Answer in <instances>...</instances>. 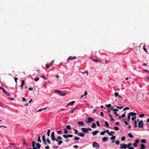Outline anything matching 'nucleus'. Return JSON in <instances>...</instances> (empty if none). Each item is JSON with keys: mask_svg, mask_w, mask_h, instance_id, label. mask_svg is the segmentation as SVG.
I'll return each instance as SVG.
<instances>
[{"mask_svg": "<svg viewBox=\"0 0 149 149\" xmlns=\"http://www.w3.org/2000/svg\"><path fill=\"white\" fill-rule=\"evenodd\" d=\"M104 131L105 132V133L106 132V133H107L109 135H112L111 134H110L111 133H109V131L108 130H107L106 131L104 130Z\"/></svg>", "mask_w": 149, "mask_h": 149, "instance_id": "4be33fe9", "label": "nucleus"}, {"mask_svg": "<svg viewBox=\"0 0 149 149\" xmlns=\"http://www.w3.org/2000/svg\"><path fill=\"white\" fill-rule=\"evenodd\" d=\"M38 142H41V140L40 139V136H39L38 137Z\"/></svg>", "mask_w": 149, "mask_h": 149, "instance_id": "2f4dec72", "label": "nucleus"}, {"mask_svg": "<svg viewBox=\"0 0 149 149\" xmlns=\"http://www.w3.org/2000/svg\"><path fill=\"white\" fill-rule=\"evenodd\" d=\"M63 136L65 139H66L68 138V135H63Z\"/></svg>", "mask_w": 149, "mask_h": 149, "instance_id": "a19ab883", "label": "nucleus"}, {"mask_svg": "<svg viewBox=\"0 0 149 149\" xmlns=\"http://www.w3.org/2000/svg\"><path fill=\"white\" fill-rule=\"evenodd\" d=\"M47 141L49 144L51 143V142L49 138H47Z\"/></svg>", "mask_w": 149, "mask_h": 149, "instance_id": "4c0bfd02", "label": "nucleus"}, {"mask_svg": "<svg viewBox=\"0 0 149 149\" xmlns=\"http://www.w3.org/2000/svg\"><path fill=\"white\" fill-rule=\"evenodd\" d=\"M78 124L79 125H84V123L83 121H79L78 122Z\"/></svg>", "mask_w": 149, "mask_h": 149, "instance_id": "4468645a", "label": "nucleus"}, {"mask_svg": "<svg viewBox=\"0 0 149 149\" xmlns=\"http://www.w3.org/2000/svg\"><path fill=\"white\" fill-rule=\"evenodd\" d=\"M51 137L52 141H54L55 140V134L54 132H52L51 135Z\"/></svg>", "mask_w": 149, "mask_h": 149, "instance_id": "423d86ee", "label": "nucleus"}, {"mask_svg": "<svg viewBox=\"0 0 149 149\" xmlns=\"http://www.w3.org/2000/svg\"><path fill=\"white\" fill-rule=\"evenodd\" d=\"M145 148V146L143 144H141V149H144Z\"/></svg>", "mask_w": 149, "mask_h": 149, "instance_id": "a211bd4d", "label": "nucleus"}, {"mask_svg": "<svg viewBox=\"0 0 149 149\" xmlns=\"http://www.w3.org/2000/svg\"><path fill=\"white\" fill-rule=\"evenodd\" d=\"M94 119L92 117H88L85 119V122L86 123L88 124L94 121Z\"/></svg>", "mask_w": 149, "mask_h": 149, "instance_id": "f257e3e1", "label": "nucleus"}, {"mask_svg": "<svg viewBox=\"0 0 149 149\" xmlns=\"http://www.w3.org/2000/svg\"><path fill=\"white\" fill-rule=\"evenodd\" d=\"M116 107L117 108H118L119 109H121L123 107H119L118 106H117Z\"/></svg>", "mask_w": 149, "mask_h": 149, "instance_id": "0e129e2a", "label": "nucleus"}, {"mask_svg": "<svg viewBox=\"0 0 149 149\" xmlns=\"http://www.w3.org/2000/svg\"><path fill=\"white\" fill-rule=\"evenodd\" d=\"M128 136L129 137L132 138L133 137V136L131 134V133H129L128 134Z\"/></svg>", "mask_w": 149, "mask_h": 149, "instance_id": "a878e982", "label": "nucleus"}, {"mask_svg": "<svg viewBox=\"0 0 149 149\" xmlns=\"http://www.w3.org/2000/svg\"><path fill=\"white\" fill-rule=\"evenodd\" d=\"M24 80H22V84L20 85L21 88L22 90L23 89V86L24 84Z\"/></svg>", "mask_w": 149, "mask_h": 149, "instance_id": "1a4fd4ad", "label": "nucleus"}, {"mask_svg": "<svg viewBox=\"0 0 149 149\" xmlns=\"http://www.w3.org/2000/svg\"><path fill=\"white\" fill-rule=\"evenodd\" d=\"M79 139L80 138L79 137H75L74 139V141H77L79 140Z\"/></svg>", "mask_w": 149, "mask_h": 149, "instance_id": "c756f323", "label": "nucleus"}, {"mask_svg": "<svg viewBox=\"0 0 149 149\" xmlns=\"http://www.w3.org/2000/svg\"><path fill=\"white\" fill-rule=\"evenodd\" d=\"M78 135L82 137H84L85 135L84 134H83L81 132H79L78 134Z\"/></svg>", "mask_w": 149, "mask_h": 149, "instance_id": "9d476101", "label": "nucleus"}, {"mask_svg": "<svg viewBox=\"0 0 149 149\" xmlns=\"http://www.w3.org/2000/svg\"><path fill=\"white\" fill-rule=\"evenodd\" d=\"M144 116V114H143L139 115V117L140 118H143Z\"/></svg>", "mask_w": 149, "mask_h": 149, "instance_id": "5fc2aeb1", "label": "nucleus"}, {"mask_svg": "<svg viewBox=\"0 0 149 149\" xmlns=\"http://www.w3.org/2000/svg\"><path fill=\"white\" fill-rule=\"evenodd\" d=\"M57 139H58L60 140H61L62 139V137L60 136H58Z\"/></svg>", "mask_w": 149, "mask_h": 149, "instance_id": "052dcab7", "label": "nucleus"}, {"mask_svg": "<svg viewBox=\"0 0 149 149\" xmlns=\"http://www.w3.org/2000/svg\"><path fill=\"white\" fill-rule=\"evenodd\" d=\"M114 128L116 130H117V131L118 130H119V128L118 127H114Z\"/></svg>", "mask_w": 149, "mask_h": 149, "instance_id": "13d9d810", "label": "nucleus"}, {"mask_svg": "<svg viewBox=\"0 0 149 149\" xmlns=\"http://www.w3.org/2000/svg\"><path fill=\"white\" fill-rule=\"evenodd\" d=\"M105 125L106 126L109 127V125L107 121L105 122Z\"/></svg>", "mask_w": 149, "mask_h": 149, "instance_id": "393cba45", "label": "nucleus"}, {"mask_svg": "<svg viewBox=\"0 0 149 149\" xmlns=\"http://www.w3.org/2000/svg\"><path fill=\"white\" fill-rule=\"evenodd\" d=\"M76 57L75 56H70L68 58V59L69 60H72L74 59H76Z\"/></svg>", "mask_w": 149, "mask_h": 149, "instance_id": "9b49d317", "label": "nucleus"}, {"mask_svg": "<svg viewBox=\"0 0 149 149\" xmlns=\"http://www.w3.org/2000/svg\"><path fill=\"white\" fill-rule=\"evenodd\" d=\"M143 123L142 120H140L139 123L138 127L139 128H142L143 127Z\"/></svg>", "mask_w": 149, "mask_h": 149, "instance_id": "39448f33", "label": "nucleus"}, {"mask_svg": "<svg viewBox=\"0 0 149 149\" xmlns=\"http://www.w3.org/2000/svg\"><path fill=\"white\" fill-rule=\"evenodd\" d=\"M111 109L112 111H114V112H117V111H119V110L117 109H116L113 108V107H112L111 108Z\"/></svg>", "mask_w": 149, "mask_h": 149, "instance_id": "2eb2a0df", "label": "nucleus"}, {"mask_svg": "<svg viewBox=\"0 0 149 149\" xmlns=\"http://www.w3.org/2000/svg\"><path fill=\"white\" fill-rule=\"evenodd\" d=\"M114 113L117 116H118L119 114L117 113V112H114Z\"/></svg>", "mask_w": 149, "mask_h": 149, "instance_id": "bf43d9fd", "label": "nucleus"}, {"mask_svg": "<svg viewBox=\"0 0 149 149\" xmlns=\"http://www.w3.org/2000/svg\"><path fill=\"white\" fill-rule=\"evenodd\" d=\"M116 144L117 145H118L120 144V142L119 141H117L116 142Z\"/></svg>", "mask_w": 149, "mask_h": 149, "instance_id": "e2e57ef3", "label": "nucleus"}, {"mask_svg": "<svg viewBox=\"0 0 149 149\" xmlns=\"http://www.w3.org/2000/svg\"><path fill=\"white\" fill-rule=\"evenodd\" d=\"M133 145L134 146V147H136L137 146V144L136 143H134L133 144Z\"/></svg>", "mask_w": 149, "mask_h": 149, "instance_id": "864d4df0", "label": "nucleus"}, {"mask_svg": "<svg viewBox=\"0 0 149 149\" xmlns=\"http://www.w3.org/2000/svg\"><path fill=\"white\" fill-rule=\"evenodd\" d=\"M141 142L143 143H146V141L145 139H143L141 140Z\"/></svg>", "mask_w": 149, "mask_h": 149, "instance_id": "b1692460", "label": "nucleus"}, {"mask_svg": "<svg viewBox=\"0 0 149 149\" xmlns=\"http://www.w3.org/2000/svg\"><path fill=\"white\" fill-rule=\"evenodd\" d=\"M77 108L76 107L73 108L72 110L71 111V113H73L74 111V110Z\"/></svg>", "mask_w": 149, "mask_h": 149, "instance_id": "a18cd8bd", "label": "nucleus"}, {"mask_svg": "<svg viewBox=\"0 0 149 149\" xmlns=\"http://www.w3.org/2000/svg\"><path fill=\"white\" fill-rule=\"evenodd\" d=\"M120 147L121 149H125L127 147V145L125 144H121L120 145Z\"/></svg>", "mask_w": 149, "mask_h": 149, "instance_id": "20e7f679", "label": "nucleus"}, {"mask_svg": "<svg viewBox=\"0 0 149 149\" xmlns=\"http://www.w3.org/2000/svg\"><path fill=\"white\" fill-rule=\"evenodd\" d=\"M81 130L82 132L84 133H87L88 132L87 128L82 127L81 128Z\"/></svg>", "mask_w": 149, "mask_h": 149, "instance_id": "6e6552de", "label": "nucleus"}, {"mask_svg": "<svg viewBox=\"0 0 149 149\" xmlns=\"http://www.w3.org/2000/svg\"><path fill=\"white\" fill-rule=\"evenodd\" d=\"M92 60L93 61H94V62H100L101 63V61H100L98 60H97V59H92Z\"/></svg>", "mask_w": 149, "mask_h": 149, "instance_id": "c85d7f7f", "label": "nucleus"}, {"mask_svg": "<svg viewBox=\"0 0 149 149\" xmlns=\"http://www.w3.org/2000/svg\"><path fill=\"white\" fill-rule=\"evenodd\" d=\"M3 92L6 95H8V96H9L10 95V94H9V93H8L7 91H6L4 89L3 90Z\"/></svg>", "mask_w": 149, "mask_h": 149, "instance_id": "dca6fc26", "label": "nucleus"}, {"mask_svg": "<svg viewBox=\"0 0 149 149\" xmlns=\"http://www.w3.org/2000/svg\"><path fill=\"white\" fill-rule=\"evenodd\" d=\"M63 143V141H59L58 144L59 145H61L62 143Z\"/></svg>", "mask_w": 149, "mask_h": 149, "instance_id": "79ce46f5", "label": "nucleus"}, {"mask_svg": "<svg viewBox=\"0 0 149 149\" xmlns=\"http://www.w3.org/2000/svg\"><path fill=\"white\" fill-rule=\"evenodd\" d=\"M39 79V77H37L35 79V80L36 81H38Z\"/></svg>", "mask_w": 149, "mask_h": 149, "instance_id": "338daca9", "label": "nucleus"}, {"mask_svg": "<svg viewBox=\"0 0 149 149\" xmlns=\"http://www.w3.org/2000/svg\"><path fill=\"white\" fill-rule=\"evenodd\" d=\"M134 127H135L136 128L137 127V122H136V120L134 121Z\"/></svg>", "mask_w": 149, "mask_h": 149, "instance_id": "72a5a7b5", "label": "nucleus"}, {"mask_svg": "<svg viewBox=\"0 0 149 149\" xmlns=\"http://www.w3.org/2000/svg\"><path fill=\"white\" fill-rule=\"evenodd\" d=\"M64 132L65 134H68V130L66 128H64Z\"/></svg>", "mask_w": 149, "mask_h": 149, "instance_id": "412c9836", "label": "nucleus"}, {"mask_svg": "<svg viewBox=\"0 0 149 149\" xmlns=\"http://www.w3.org/2000/svg\"><path fill=\"white\" fill-rule=\"evenodd\" d=\"M135 141L136 142V143L138 144L139 142V139H136V140Z\"/></svg>", "mask_w": 149, "mask_h": 149, "instance_id": "4d7b16f0", "label": "nucleus"}, {"mask_svg": "<svg viewBox=\"0 0 149 149\" xmlns=\"http://www.w3.org/2000/svg\"><path fill=\"white\" fill-rule=\"evenodd\" d=\"M96 123L97 125L98 126L100 127V124L99 122V121H97L96 122Z\"/></svg>", "mask_w": 149, "mask_h": 149, "instance_id": "c03bdc74", "label": "nucleus"}, {"mask_svg": "<svg viewBox=\"0 0 149 149\" xmlns=\"http://www.w3.org/2000/svg\"><path fill=\"white\" fill-rule=\"evenodd\" d=\"M42 141H44V140H45V136L44 135H43V136H42Z\"/></svg>", "mask_w": 149, "mask_h": 149, "instance_id": "8fccbe9b", "label": "nucleus"}, {"mask_svg": "<svg viewBox=\"0 0 149 149\" xmlns=\"http://www.w3.org/2000/svg\"><path fill=\"white\" fill-rule=\"evenodd\" d=\"M109 133H110V134H111V135H109L110 136H112L113 135V133H115V132L114 131H111V132H109Z\"/></svg>", "mask_w": 149, "mask_h": 149, "instance_id": "680f3d73", "label": "nucleus"}, {"mask_svg": "<svg viewBox=\"0 0 149 149\" xmlns=\"http://www.w3.org/2000/svg\"><path fill=\"white\" fill-rule=\"evenodd\" d=\"M36 145L37 146V148L38 149H40L41 147V145L39 143H36Z\"/></svg>", "mask_w": 149, "mask_h": 149, "instance_id": "6ab92c4d", "label": "nucleus"}, {"mask_svg": "<svg viewBox=\"0 0 149 149\" xmlns=\"http://www.w3.org/2000/svg\"><path fill=\"white\" fill-rule=\"evenodd\" d=\"M99 131H97V130H96V131H93V132H92V134H93V136H95V135H96L98 132H99Z\"/></svg>", "mask_w": 149, "mask_h": 149, "instance_id": "f8f14e48", "label": "nucleus"}, {"mask_svg": "<svg viewBox=\"0 0 149 149\" xmlns=\"http://www.w3.org/2000/svg\"><path fill=\"white\" fill-rule=\"evenodd\" d=\"M132 144L131 143H129L128 145H127V147H131V146L132 145Z\"/></svg>", "mask_w": 149, "mask_h": 149, "instance_id": "f704fd0d", "label": "nucleus"}, {"mask_svg": "<svg viewBox=\"0 0 149 149\" xmlns=\"http://www.w3.org/2000/svg\"><path fill=\"white\" fill-rule=\"evenodd\" d=\"M127 121H129L130 120V115H128L127 116Z\"/></svg>", "mask_w": 149, "mask_h": 149, "instance_id": "ea45409f", "label": "nucleus"}, {"mask_svg": "<svg viewBox=\"0 0 149 149\" xmlns=\"http://www.w3.org/2000/svg\"><path fill=\"white\" fill-rule=\"evenodd\" d=\"M55 91L58 94L61 96H65L66 95V93L62 92V91L58 90H55Z\"/></svg>", "mask_w": 149, "mask_h": 149, "instance_id": "f03ea898", "label": "nucleus"}, {"mask_svg": "<svg viewBox=\"0 0 149 149\" xmlns=\"http://www.w3.org/2000/svg\"><path fill=\"white\" fill-rule=\"evenodd\" d=\"M93 148H97L100 147V145L98 143L96 142H94L93 143Z\"/></svg>", "mask_w": 149, "mask_h": 149, "instance_id": "7ed1b4c3", "label": "nucleus"}, {"mask_svg": "<svg viewBox=\"0 0 149 149\" xmlns=\"http://www.w3.org/2000/svg\"><path fill=\"white\" fill-rule=\"evenodd\" d=\"M116 136H113L110 138V139L111 140H114L116 138Z\"/></svg>", "mask_w": 149, "mask_h": 149, "instance_id": "e433bc0d", "label": "nucleus"}, {"mask_svg": "<svg viewBox=\"0 0 149 149\" xmlns=\"http://www.w3.org/2000/svg\"><path fill=\"white\" fill-rule=\"evenodd\" d=\"M106 107H111V104H109L106 105Z\"/></svg>", "mask_w": 149, "mask_h": 149, "instance_id": "3c124183", "label": "nucleus"}, {"mask_svg": "<svg viewBox=\"0 0 149 149\" xmlns=\"http://www.w3.org/2000/svg\"><path fill=\"white\" fill-rule=\"evenodd\" d=\"M66 128L68 130H70L71 129V127H70V125H68L66 127Z\"/></svg>", "mask_w": 149, "mask_h": 149, "instance_id": "7c9ffc66", "label": "nucleus"}, {"mask_svg": "<svg viewBox=\"0 0 149 149\" xmlns=\"http://www.w3.org/2000/svg\"><path fill=\"white\" fill-rule=\"evenodd\" d=\"M136 116H133L132 118V120H134L136 118Z\"/></svg>", "mask_w": 149, "mask_h": 149, "instance_id": "09e8293b", "label": "nucleus"}, {"mask_svg": "<svg viewBox=\"0 0 149 149\" xmlns=\"http://www.w3.org/2000/svg\"><path fill=\"white\" fill-rule=\"evenodd\" d=\"M109 117L110 118L111 120L112 121H114V119L112 117V116L110 114H109Z\"/></svg>", "mask_w": 149, "mask_h": 149, "instance_id": "5701e85b", "label": "nucleus"}, {"mask_svg": "<svg viewBox=\"0 0 149 149\" xmlns=\"http://www.w3.org/2000/svg\"><path fill=\"white\" fill-rule=\"evenodd\" d=\"M122 141H124L125 140V136H123L121 138Z\"/></svg>", "mask_w": 149, "mask_h": 149, "instance_id": "473e14b6", "label": "nucleus"}, {"mask_svg": "<svg viewBox=\"0 0 149 149\" xmlns=\"http://www.w3.org/2000/svg\"><path fill=\"white\" fill-rule=\"evenodd\" d=\"M96 127V125L95 123H92V125L91 126V127L93 128H95Z\"/></svg>", "mask_w": 149, "mask_h": 149, "instance_id": "aec40b11", "label": "nucleus"}, {"mask_svg": "<svg viewBox=\"0 0 149 149\" xmlns=\"http://www.w3.org/2000/svg\"><path fill=\"white\" fill-rule=\"evenodd\" d=\"M128 115H130V116H134V115H133V112H130Z\"/></svg>", "mask_w": 149, "mask_h": 149, "instance_id": "58836bf2", "label": "nucleus"}, {"mask_svg": "<svg viewBox=\"0 0 149 149\" xmlns=\"http://www.w3.org/2000/svg\"><path fill=\"white\" fill-rule=\"evenodd\" d=\"M74 130L75 131V134H78L79 133V132H78V131L77 130L75 129Z\"/></svg>", "mask_w": 149, "mask_h": 149, "instance_id": "49530a36", "label": "nucleus"}, {"mask_svg": "<svg viewBox=\"0 0 149 149\" xmlns=\"http://www.w3.org/2000/svg\"><path fill=\"white\" fill-rule=\"evenodd\" d=\"M125 116V114H123L122 116H121V117H122V118H123Z\"/></svg>", "mask_w": 149, "mask_h": 149, "instance_id": "69168bd1", "label": "nucleus"}, {"mask_svg": "<svg viewBox=\"0 0 149 149\" xmlns=\"http://www.w3.org/2000/svg\"><path fill=\"white\" fill-rule=\"evenodd\" d=\"M54 62V60H53L52 61V62L51 63H50L49 64H47L46 65L47 68V69H48L49 67L53 65Z\"/></svg>", "mask_w": 149, "mask_h": 149, "instance_id": "0eeeda50", "label": "nucleus"}, {"mask_svg": "<svg viewBox=\"0 0 149 149\" xmlns=\"http://www.w3.org/2000/svg\"><path fill=\"white\" fill-rule=\"evenodd\" d=\"M105 133V132L104 131H102V132H100V134L102 135H104V134Z\"/></svg>", "mask_w": 149, "mask_h": 149, "instance_id": "603ef678", "label": "nucleus"}, {"mask_svg": "<svg viewBox=\"0 0 149 149\" xmlns=\"http://www.w3.org/2000/svg\"><path fill=\"white\" fill-rule=\"evenodd\" d=\"M114 96L115 97H117L119 96V93L118 92H115Z\"/></svg>", "mask_w": 149, "mask_h": 149, "instance_id": "cd10ccee", "label": "nucleus"}, {"mask_svg": "<svg viewBox=\"0 0 149 149\" xmlns=\"http://www.w3.org/2000/svg\"><path fill=\"white\" fill-rule=\"evenodd\" d=\"M129 108L128 107H126L125 108H124L123 109V111H125L126 110H129Z\"/></svg>", "mask_w": 149, "mask_h": 149, "instance_id": "6e6d98bb", "label": "nucleus"}, {"mask_svg": "<svg viewBox=\"0 0 149 149\" xmlns=\"http://www.w3.org/2000/svg\"><path fill=\"white\" fill-rule=\"evenodd\" d=\"M128 149H134L133 147H128Z\"/></svg>", "mask_w": 149, "mask_h": 149, "instance_id": "774afa93", "label": "nucleus"}, {"mask_svg": "<svg viewBox=\"0 0 149 149\" xmlns=\"http://www.w3.org/2000/svg\"><path fill=\"white\" fill-rule=\"evenodd\" d=\"M47 108V107H45V108H42V109H40L39 110H38V111H37V112H40V111H41L43 110H45V109H46Z\"/></svg>", "mask_w": 149, "mask_h": 149, "instance_id": "bb28decb", "label": "nucleus"}, {"mask_svg": "<svg viewBox=\"0 0 149 149\" xmlns=\"http://www.w3.org/2000/svg\"><path fill=\"white\" fill-rule=\"evenodd\" d=\"M108 139V138L107 137H104L102 139V141L103 142H106L107 141Z\"/></svg>", "mask_w": 149, "mask_h": 149, "instance_id": "ddd939ff", "label": "nucleus"}, {"mask_svg": "<svg viewBox=\"0 0 149 149\" xmlns=\"http://www.w3.org/2000/svg\"><path fill=\"white\" fill-rule=\"evenodd\" d=\"M50 131L49 130H48V131L47 132V135L48 136H49L50 135Z\"/></svg>", "mask_w": 149, "mask_h": 149, "instance_id": "37998d69", "label": "nucleus"}, {"mask_svg": "<svg viewBox=\"0 0 149 149\" xmlns=\"http://www.w3.org/2000/svg\"><path fill=\"white\" fill-rule=\"evenodd\" d=\"M75 102V101H72L71 102H70L68 104V105H73L74 104V103Z\"/></svg>", "mask_w": 149, "mask_h": 149, "instance_id": "f3484780", "label": "nucleus"}, {"mask_svg": "<svg viewBox=\"0 0 149 149\" xmlns=\"http://www.w3.org/2000/svg\"><path fill=\"white\" fill-rule=\"evenodd\" d=\"M36 142L35 141H33L32 143V146L33 147L35 146Z\"/></svg>", "mask_w": 149, "mask_h": 149, "instance_id": "c9c22d12", "label": "nucleus"}, {"mask_svg": "<svg viewBox=\"0 0 149 149\" xmlns=\"http://www.w3.org/2000/svg\"><path fill=\"white\" fill-rule=\"evenodd\" d=\"M68 138L72 137L73 136V135L72 134H69L68 135Z\"/></svg>", "mask_w": 149, "mask_h": 149, "instance_id": "de8ad7c7", "label": "nucleus"}]
</instances>
